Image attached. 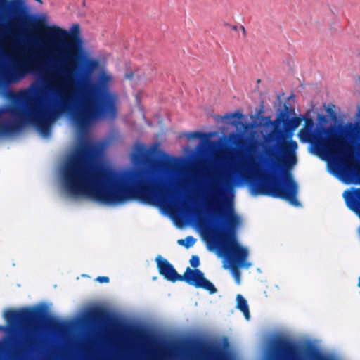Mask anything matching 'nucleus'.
Here are the masks:
<instances>
[{
	"label": "nucleus",
	"mask_w": 360,
	"mask_h": 360,
	"mask_svg": "<svg viewBox=\"0 0 360 360\" xmlns=\"http://www.w3.org/2000/svg\"><path fill=\"white\" fill-rule=\"evenodd\" d=\"M112 75L101 71L94 87L81 95L75 120L79 131L78 145L61 170V183L70 196H85L107 205H120L134 199L168 208L169 196L162 188L165 166L155 160L158 145L148 147L136 143L131 153L134 165H145L143 170L117 172L96 162L103 152V145L95 141L88 129L96 121L114 118L117 96L109 86Z\"/></svg>",
	"instance_id": "nucleus-1"
},
{
	"label": "nucleus",
	"mask_w": 360,
	"mask_h": 360,
	"mask_svg": "<svg viewBox=\"0 0 360 360\" xmlns=\"http://www.w3.org/2000/svg\"><path fill=\"white\" fill-rule=\"evenodd\" d=\"M226 155L207 171L202 188L209 204L214 210L219 211L223 221L221 231L212 228L203 230L205 240L210 246L217 248L224 255L232 267V275L238 285L240 273L236 267L249 268V250L240 244L236 230L242 220L234 210L233 186L238 178L252 179L258 176L259 164L250 153H238Z\"/></svg>",
	"instance_id": "nucleus-2"
},
{
	"label": "nucleus",
	"mask_w": 360,
	"mask_h": 360,
	"mask_svg": "<svg viewBox=\"0 0 360 360\" xmlns=\"http://www.w3.org/2000/svg\"><path fill=\"white\" fill-rule=\"evenodd\" d=\"M45 39L51 45L56 47V53L63 65L56 68L50 75V85H46L49 93V99L39 101L33 97L34 86L22 89L17 92L15 99L25 104L23 107L12 106L7 108H17L22 111L27 109H37L41 112L45 122L46 133L40 129L38 122L26 121L27 124H34L39 134L44 138L51 135V125L54 122L58 115V106L64 104L70 97V93L73 89L72 70L75 68V63L82 56L83 41L78 36L79 27L77 24L73 25L70 32L57 25H48L42 27Z\"/></svg>",
	"instance_id": "nucleus-3"
},
{
	"label": "nucleus",
	"mask_w": 360,
	"mask_h": 360,
	"mask_svg": "<svg viewBox=\"0 0 360 360\" xmlns=\"http://www.w3.org/2000/svg\"><path fill=\"white\" fill-rule=\"evenodd\" d=\"M298 136L301 141L311 143V152L328 162L333 175L347 184L360 183V167L352 161L349 144L331 129L322 127L314 129V120L308 117Z\"/></svg>",
	"instance_id": "nucleus-4"
},
{
	"label": "nucleus",
	"mask_w": 360,
	"mask_h": 360,
	"mask_svg": "<svg viewBox=\"0 0 360 360\" xmlns=\"http://www.w3.org/2000/svg\"><path fill=\"white\" fill-rule=\"evenodd\" d=\"M302 120L299 117L290 118L285 123V130L277 129L281 124L279 119L271 121L270 124L274 129L268 135V139L275 144L266 151L269 157L276 158L287 166L292 167L296 165L298 145L293 140V132L301 124Z\"/></svg>",
	"instance_id": "nucleus-5"
},
{
	"label": "nucleus",
	"mask_w": 360,
	"mask_h": 360,
	"mask_svg": "<svg viewBox=\"0 0 360 360\" xmlns=\"http://www.w3.org/2000/svg\"><path fill=\"white\" fill-rule=\"evenodd\" d=\"M297 193L298 185L290 172L283 173L281 180L271 175H264L258 183L251 187V193L254 196L265 195L282 198L295 207L300 206L297 199Z\"/></svg>",
	"instance_id": "nucleus-6"
},
{
	"label": "nucleus",
	"mask_w": 360,
	"mask_h": 360,
	"mask_svg": "<svg viewBox=\"0 0 360 360\" xmlns=\"http://www.w3.org/2000/svg\"><path fill=\"white\" fill-rule=\"evenodd\" d=\"M27 120L38 122L41 131L46 133V120L39 110L30 108L22 111L6 108L0 111V136H10L20 131Z\"/></svg>",
	"instance_id": "nucleus-7"
},
{
	"label": "nucleus",
	"mask_w": 360,
	"mask_h": 360,
	"mask_svg": "<svg viewBox=\"0 0 360 360\" xmlns=\"http://www.w3.org/2000/svg\"><path fill=\"white\" fill-rule=\"evenodd\" d=\"M276 351L285 360H305L304 352L296 345L288 341H279ZM205 360H231L229 355L218 347L207 346L198 349Z\"/></svg>",
	"instance_id": "nucleus-8"
},
{
	"label": "nucleus",
	"mask_w": 360,
	"mask_h": 360,
	"mask_svg": "<svg viewBox=\"0 0 360 360\" xmlns=\"http://www.w3.org/2000/svg\"><path fill=\"white\" fill-rule=\"evenodd\" d=\"M35 58H18L11 63L1 73L2 79L8 83H17L34 70Z\"/></svg>",
	"instance_id": "nucleus-9"
},
{
	"label": "nucleus",
	"mask_w": 360,
	"mask_h": 360,
	"mask_svg": "<svg viewBox=\"0 0 360 360\" xmlns=\"http://www.w3.org/2000/svg\"><path fill=\"white\" fill-rule=\"evenodd\" d=\"M182 279L188 283L197 288H202L210 293L213 294L217 292L214 285L204 277V274L198 269L192 270L189 267L185 271Z\"/></svg>",
	"instance_id": "nucleus-10"
},
{
	"label": "nucleus",
	"mask_w": 360,
	"mask_h": 360,
	"mask_svg": "<svg viewBox=\"0 0 360 360\" xmlns=\"http://www.w3.org/2000/svg\"><path fill=\"white\" fill-rule=\"evenodd\" d=\"M156 262L159 272L166 279L176 281L177 280H182V276H179L173 266L168 262L167 260L162 258L161 256L156 257Z\"/></svg>",
	"instance_id": "nucleus-11"
},
{
	"label": "nucleus",
	"mask_w": 360,
	"mask_h": 360,
	"mask_svg": "<svg viewBox=\"0 0 360 360\" xmlns=\"http://www.w3.org/2000/svg\"><path fill=\"white\" fill-rule=\"evenodd\" d=\"M5 318L7 321L12 324L19 322H30L32 321L34 314L28 311H7L5 312Z\"/></svg>",
	"instance_id": "nucleus-12"
},
{
	"label": "nucleus",
	"mask_w": 360,
	"mask_h": 360,
	"mask_svg": "<svg viewBox=\"0 0 360 360\" xmlns=\"http://www.w3.org/2000/svg\"><path fill=\"white\" fill-rule=\"evenodd\" d=\"M9 6L11 11L14 13L22 14L28 9L25 0H11Z\"/></svg>",
	"instance_id": "nucleus-13"
},
{
	"label": "nucleus",
	"mask_w": 360,
	"mask_h": 360,
	"mask_svg": "<svg viewBox=\"0 0 360 360\" xmlns=\"http://www.w3.org/2000/svg\"><path fill=\"white\" fill-rule=\"evenodd\" d=\"M237 307L243 313L245 319L249 320L250 317L249 307L246 300L241 295H237Z\"/></svg>",
	"instance_id": "nucleus-14"
},
{
	"label": "nucleus",
	"mask_w": 360,
	"mask_h": 360,
	"mask_svg": "<svg viewBox=\"0 0 360 360\" xmlns=\"http://www.w3.org/2000/svg\"><path fill=\"white\" fill-rule=\"evenodd\" d=\"M345 132L351 138H356L360 134V127L358 124H347L345 127Z\"/></svg>",
	"instance_id": "nucleus-15"
},
{
	"label": "nucleus",
	"mask_w": 360,
	"mask_h": 360,
	"mask_svg": "<svg viewBox=\"0 0 360 360\" xmlns=\"http://www.w3.org/2000/svg\"><path fill=\"white\" fill-rule=\"evenodd\" d=\"M309 360H332L316 350L309 351L306 354Z\"/></svg>",
	"instance_id": "nucleus-16"
},
{
	"label": "nucleus",
	"mask_w": 360,
	"mask_h": 360,
	"mask_svg": "<svg viewBox=\"0 0 360 360\" xmlns=\"http://www.w3.org/2000/svg\"><path fill=\"white\" fill-rule=\"evenodd\" d=\"M195 243V239L192 236H188L186 239H180L178 240V243L181 245H184L186 248L192 247Z\"/></svg>",
	"instance_id": "nucleus-17"
},
{
	"label": "nucleus",
	"mask_w": 360,
	"mask_h": 360,
	"mask_svg": "<svg viewBox=\"0 0 360 360\" xmlns=\"http://www.w3.org/2000/svg\"><path fill=\"white\" fill-rule=\"evenodd\" d=\"M86 65L89 70H94L98 66V61L95 59H88L86 60Z\"/></svg>",
	"instance_id": "nucleus-18"
},
{
	"label": "nucleus",
	"mask_w": 360,
	"mask_h": 360,
	"mask_svg": "<svg viewBox=\"0 0 360 360\" xmlns=\"http://www.w3.org/2000/svg\"><path fill=\"white\" fill-rule=\"evenodd\" d=\"M190 264L194 268L198 267L200 264L199 257L196 255L192 256V257L190 259Z\"/></svg>",
	"instance_id": "nucleus-19"
},
{
	"label": "nucleus",
	"mask_w": 360,
	"mask_h": 360,
	"mask_svg": "<svg viewBox=\"0 0 360 360\" xmlns=\"http://www.w3.org/2000/svg\"><path fill=\"white\" fill-rule=\"evenodd\" d=\"M96 280L101 283H108L109 281V278L106 276H99Z\"/></svg>",
	"instance_id": "nucleus-20"
},
{
	"label": "nucleus",
	"mask_w": 360,
	"mask_h": 360,
	"mask_svg": "<svg viewBox=\"0 0 360 360\" xmlns=\"http://www.w3.org/2000/svg\"><path fill=\"white\" fill-rule=\"evenodd\" d=\"M46 15L41 14L39 15V22H44L46 21Z\"/></svg>",
	"instance_id": "nucleus-21"
},
{
	"label": "nucleus",
	"mask_w": 360,
	"mask_h": 360,
	"mask_svg": "<svg viewBox=\"0 0 360 360\" xmlns=\"http://www.w3.org/2000/svg\"><path fill=\"white\" fill-rule=\"evenodd\" d=\"M200 134L198 132L192 133L188 135V139H195L200 137Z\"/></svg>",
	"instance_id": "nucleus-22"
},
{
	"label": "nucleus",
	"mask_w": 360,
	"mask_h": 360,
	"mask_svg": "<svg viewBox=\"0 0 360 360\" xmlns=\"http://www.w3.org/2000/svg\"><path fill=\"white\" fill-rule=\"evenodd\" d=\"M228 118H235V117H237L238 119H240L242 117V115L240 114V113H235V114H231V115H229L227 116Z\"/></svg>",
	"instance_id": "nucleus-23"
},
{
	"label": "nucleus",
	"mask_w": 360,
	"mask_h": 360,
	"mask_svg": "<svg viewBox=\"0 0 360 360\" xmlns=\"http://www.w3.org/2000/svg\"><path fill=\"white\" fill-rule=\"evenodd\" d=\"M241 29H242L243 32L245 33V28L243 27H241Z\"/></svg>",
	"instance_id": "nucleus-24"
},
{
	"label": "nucleus",
	"mask_w": 360,
	"mask_h": 360,
	"mask_svg": "<svg viewBox=\"0 0 360 360\" xmlns=\"http://www.w3.org/2000/svg\"><path fill=\"white\" fill-rule=\"evenodd\" d=\"M359 286L360 287V277H359Z\"/></svg>",
	"instance_id": "nucleus-25"
},
{
	"label": "nucleus",
	"mask_w": 360,
	"mask_h": 360,
	"mask_svg": "<svg viewBox=\"0 0 360 360\" xmlns=\"http://www.w3.org/2000/svg\"><path fill=\"white\" fill-rule=\"evenodd\" d=\"M358 81L360 83V77L358 78Z\"/></svg>",
	"instance_id": "nucleus-26"
},
{
	"label": "nucleus",
	"mask_w": 360,
	"mask_h": 360,
	"mask_svg": "<svg viewBox=\"0 0 360 360\" xmlns=\"http://www.w3.org/2000/svg\"><path fill=\"white\" fill-rule=\"evenodd\" d=\"M0 50H1V49L0 48Z\"/></svg>",
	"instance_id": "nucleus-27"
}]
</instances>
